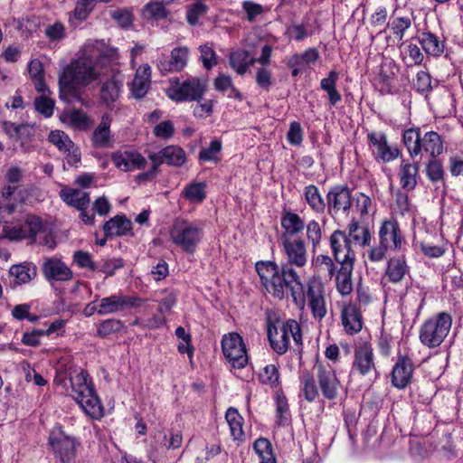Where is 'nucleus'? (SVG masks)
I'll return each mask as SVG.
<instances>
[{
	"mask_svg": "<svg viewBox=\"0 0 463 463\" xmlns=\"http://www.w3.org/2000/svg\"><path fill=\"white\" fill-rule=\"evenodd\" d=\"M319 53L316 48H309L303 53H296L292 55L288 61V66H300L306 68L310 63H314L317 61Z\"/></svg>",
	"mask_w": 463,
	"mask_h": 463,
	"instance_id": "obj_45",
	"label": "nucleus"
},
{
	"mask_svg": "<svg viewBox=\"0 0 463 463\" xmlns=\"http://www.w3.org/2000/svg\"><path fill=\"white\" fill-rule=\"evenodd\" d=\"M281 227L284 229L281 240L292 239L293 236L300 233L305 229L304 220L298 214L289 211L283 213L281 216Z\"/></svg>",
	"mask_w": 463,
	"mask_h": 463,
	"instance_id": "obj_27",
	"label": "nucleus"
},
{
	"mask_svg": "<svg viewBox=\"0 0 463 463\" xmlns=\"http://www.w3.org/2000/svg\"><path fill=\"white\" fill-rule=\"evenodd\" d=\"M253 449L259 457L260 463H276V458L269 439H258L253 444Z\"/></svg>",
	"mask_w": 463,
	"mask_h": 463,
	"instance_id": "obj_41",
	"label": "nucleus"
},
{
	"mask_svg": "<svg viewBox=\"0 0 463 463\" xmlns=\"http://www.w3.org/2000/svg\"><path fill=\"white\" fill-rule=\"evenodd\" d=\"M409 274L410 267L407 264L405 256H395L388 260L384 272L388 281L394 284L399 283Z\"/></svg>",
	"mask_w": 463,
	"mask_h": 463,
	"instance_id": "obj_23",
	"label": "nucleus"
},
{
	"mask_svg": "<svg viewBox=\"0 0 463 463\" xmlns=\"http://www.w3.org/2000/svg\"><path fill=\"white\" fill-rule=\"evenodd\" d=\"M61 199L77 210L87 209L90 204V194L80 189L63 188L60 192Z\"/></svg>",
	"mask_w": 463,
	"mask_h": 463,
	"instance_id": "obj_28",
	"label": "nucleus"
},
{
	"mask_svg": "<svg viewBox=\"0 0 463 463\" xmlns=\"http://www.w3.org/2000/svg\"><path fill=\"white\" fill-rule=\"evenodd\" d=\"M142 299L122 293L102 298L99 303V315L104 316L124 312L141 306Z\"/></svg>",
	"mask_w": 463,
	"mask_h": 463,
	"instance_id": "obj_11",
	"label": "nucleus"
},
{
	"mask_svg": "<svg viewBox=\"0 0 463 463\" xmlns=\"http://www.w3.org/2000/svg\"><path fill=\"white\" fill-rule=\"evenodd\" d=\"M305 228L307 231V238L309 242H311L313 248H317L321 241L322 239V228L318 222L316 220H311L305 224Z\"/></svg>",
	"mask_w": 463,
	"mask_h": 463,
	"instance_id": "obj_51",
	"label": "nucleus"
},
{
	"mask_svg": "<svg viewBox=\"0 0 463 463\" xmlns=\"http://www.w3.org/2000/svg\"><path fill=\"white\" fill-rule=\"evenodd\" d=\"M412 14L395 16L388 24L392 34L402 41L405 35V32L411 27Z\"/></svg>",
	"mask_w": 463,
	"mask_h": 463,
	"instance_id": "obj_40",
	"label": "nucleus"
},
{
	"mask_svg": "<svg viewBox=\"0 0 463 463\" xmlns=\"http://www.w3.org/2000/svg\"><path fill=\"white\" fill-rule=\"evenodd\" d=\"M205 188L206 184L203 182L191 183L184 187L182 195L189 202L200 203L206 198Z\"/></svg>",
	"mask_w": 463,
	"mask_h": 463,
	"instance_id": "obj_43",
	"label": "nucleus"
},
{
	"mask_svg": "<svg viewBox=\"0 0 463 463\" xmlns=\"http://www.w3.org/2000/svg\"><path fill=\"white\" fill-rule=\"evenodd\" d=\"M266 330L270 347L279 355L288 352L290 336L298 346L302 345L301 328L295 319L282 320L275 312L268 310Z\"/></svg>",
	"mask_w": 463,
	"mask_h": 463,
	"instance_id": "obj_3",
	"label": "nucleus"
},
{
	"mask_svg": "<svg viewBox=\"0 0 463 463\" xmlns=\"http://www.w3.org/2000/svg\"><path fill=\"white\" fill-rule=\"evenodd\" d=\"M376 372L372 345L362 341L354 347L351 373L369 376Z\"/></svg>",
	"mask_w": 463,
	"mask_h": 463,
	"instance_id": "obj_10",
	"label": "nucleus"
},
{
	"mask_svg": "<svg viewBox=\"0 0 463 463\" xmlns=\"http://www.w3.org/2000/svg\"><path fill=\"white\" fill-rule=\"evenodd\" d=\"M368 139L374 147L373 154L376 159L384 163L396 159L400 155L397 147L389 146L387 137L382 132H372L368 134Z\"/></svg>",
	"mask_w": 463,
	"mask_h": 463,
	"instance_id": "obj_20",
	"label": "nucleus"
},
{
	"mask_svg": "<svg viewBox=\"0 0 463 463\" xmlns=\"http://www.w3.org/2000/svg\"><path fill=\"white\" fill-rule=\"evenodd\" d=\"M71 397L80 406L83 411L92 419L103 416V406L96 394L91 382L88 380V373L83 370L70 373Z\"/></svg>",
	"mask_w": 463,
	"mask_h": 463,
	"instance_id": "obj_4",
	"label": "nucleus"
},
{
	"mask_svg": "<svg viewBox=\"0 0 463 463\" xmlns=\"http://www.w3.org/2000/svg\"><path fill=\"white\" fill-rule=\"evenodd\" d=\"M224 356L234 368H243L248 364V354L242 337L237 333L224 335L222 340Z\"/></svg>",
	"mask_w": 463,
	"mask_h": 463,
	"instance_id": "obj_8",
	"label": "nucleus"
},
{
	"mask_svg": "<svg viewBox=\"0 0 463 463\" xmlns=\"http://www.w3.org/2000/svg\"><path fill=\"white\" fill-rule=\"evenodd\" d=\"M49 443L61 461L69 462L75 457V440L61 430L52 431Z\"/></svg>",
	"mask_w": 463,
	"mask_h": 463,
	"instance_id": "obj_15",
	"label": "nucleus"
},
{
	"mask_svg": "<svg viewBox=\"0 0 463 463\" xmlns=\"http://www.w3.org/2000/svg\"><path fill=\"white\" fill-rule=\"evenodd\" d=\"M316 269L325 279H332L335 276L336 266L331 257L318 255L316 259Z\"/></svg>",
	"mask_w": 463,
	"mask_h": 463,
	"instance_id": "obj_46",
	"label": "nucleus"
},
{
	"mask_svg": "<svg viewBox=\"0 0 463 463\" xmlns=\"http://www.w3.org/2000/svg\"><path fill=\"white\" fill-rule=\"evenodd\" d=\"M199 51L201 53L200 60L202 61L205 69L211 70L217 64L216 53L212 44L205 43L201 45L199 47Z\"/></svg>",
	"mask_w": 463,
	"mask_h": 463,
	"instance_id": "obj_53",
	"label": "nucleus"
},
{
	"mask_svg": "<svg viewBox=\"0 0 463 463\" xmlns=\"http://www.w3.org/2000/svg\"><path fill=\"white\" fill-rule=\"evenodd\" d=\"M452 326V317L446 312L438 313L426 320L420 329V340L429 348L439 346L448 336Z\"/></svg>",
	"mask_w": 463,
	"mask_h": 463,
	"instance_id": "obj_5",
	"label": "nucleus"
},
{
	"mask_svg": "<svg viewBox=\"0 0 463 463\" xmlns=\"http://www.w3.org/2000/svg\"><path fill=\"white\" fill-rule=\"evenodd\" d=\"M417 91L424 93L431 90V78L426 71H419L413 82Z\"/></svg>",
	"mask_w": 463,
	"mask_h": 463,
	"instance_id": "obj_62",
	"label": "nucleus"
},
{
	"mask_svg": "<svg viewBox=\"0 0 463 463\" xmlns=\"http://www.w3.org/2000/svg\"><path fill=\"white\" fill-rule=\"evenodd\" d=\"M302 383V392L305 399L308 402H314L318 397V390L315 380L310 376H307L303 378Z\"/></svg>",
	"mask_w": 463,
	"mask_h": 463,
	"instance_id": "obj_59",
	"label": "nucleus"
},
{
	"mask_svg": "<svg viewBox=\"0 0 463 463\" xmlns=\"http://www.w3.org/2000/svg\"><path fill=\"white\" fill-rule=\"evenodd\" d=\"M93 61L80 57L71 62L59 76V96L67 103L82 102V88L98 79Z\"/></svg>",
	"mask_w": 463,
	"mask_h": 463,
	"instance_id": "obj_2",
	"label": "nucleus"
},
{
	"mask_svg": "<svg viewBox=\"0 0 463 463\" xmlns=\"http://www.w3.org/2000/svg\"><path fill=\"white\" fill-rule=\"evenodd\" d=\"M208 11V6L202 0H194L187 5L186 19L189 24L196 25L201 17Z\"/></svg>",
	"mask_w": 463,
	"mask_h": 463,
	"instance_id": "obj_48",
	"label": "nucleus"
},
{
	"mask_svg": "<svg viewBox=\"0 0 463 463\" xmlns=\"http://www.w3.org/2000/svg\"><path fill=\"white\" fill-rule=\"evenodd\" d=\"M45 35L50 41H60L65 37V26L60 22L48 25L45 28Z\"/></svg>",
	"mask_w": 463,
	"mask_h": 463,
	"instance_id": "obj_63",
	"label": "nucleus"
},
{
	"mask_svg": "<svg viewBox=\"0 0 463 463\" xmlns=\"http://www.w3.org/2000/svg\"><path fill=\"white\" fill-rule=\"evenodd\" d=\"M412 375V364L407 358H400L392 372V383L400 389L408 385Z\"/></svg>",
	"mask_w": 463,
	"mask_h": 463,
	"instance_id": "obj_26",
	"label": "nucleus"
},
{
	"mask_svg": "<svg viewBox=\"0 0 463 463\" xmlns=\"http://www.w3.org/2000/svg\"><path fill=\"white\" fill-rule=\"evenodd\" d=\"M241 7L249 22H254L259 15L264 13V7L261 5L250 0L243 1Z\"/></svg>",
	"mask_w": 463,
	"mask_h": 463,
	"instance_id": "obj_57",
	"label": "nucleus"
},
{
	"mask_svg": "<svg viewBox=\"0 0 463 463\" xmlns=\"http://www.w3.org/2000/svg\"><path fill=\"white\" fill-rule=\"evenodd\" d=\"M175 128L170 120H165L155 126L153 134L162 139H169L174 136Z\"/></svg>",
	"mask_w": 463,
	"mask_h": 463,
	"instance_id": "obj_58",
	"label": "nucleus"
},
{
	"mask_svg": "<svg viewBox=\"0 0 463 463\" xmlns=\"http://www.w3.org/2000/svg\"><path fill=\"white\" fill-rule=\"evenodd\" d=\"M31 77L35 80V88L38 91L43 92V69L42 62L35 59L31 61L28 66Z\"/></svg>",
	"mask_w": 463,
	"mask_h": 463,
	"instance_id": "obj_55",
	"label": "nucleus"
},
{
	"mask_svg": "<svg viewBox=\"0 0 463 463\" xmlns=\"http://www.w3.org/2000/svg\"><path fill=\"white\" fill-rule=\"evenodd\" d=\"M306 296L314 318L322 320L326 315L323 284L317 279H309L307 285Z\"/></svg>",
	"mask_w": 463,
	"mask_h": 463,
	"instance_id": "obj_14",
	"label": "nucleus"
},
{
	"mask_svg": "<svg viewBox=\"0 0 463 463\" xmlns=\"http://www.w3.org/2000/svg\"><path fill=\"white\" fill-rule=\"evenodd\" d=\"M419 41L423 50L430 55L438 57L444 52V43L430 32L421 33Z\"/></svg>",
	"mask_w": 463,
	"mask_h": 463,
	"instance_id": "obj_34",
	"label": "nucleus"
},
{
	"mask_svg": "<svg viewBox=\"0 0 463 463\" xmlns=\"http://www.w3.org/2000/svg\"><path fill=\"white\" fill-rule=\"evenodd\" d=\"M148 157L154 163V170L162 164L179 167L186 162L185 152L177 146H165L157 153H150Z\"/></svg>",
	"mask_w": 463,
	"mask_h": 463,
	"instance_id": "obj_16",
	"label": "nucleus"
},
{
	"mask_svg": "<svg viewBox=\"0 0 463 463\" xmlns=\"http://www.w3.org/2000/svg\"><path fill=\"white\" fill-rule=\"evenodd\" d=\"M60 151H65L68 147H72V141L67 134L61 130L52 131L48 137Z\"/></svg>",
	"mask_w": 463,
	"mask_h": 463,
	"instance_id": "obj_52",
	"label": "nucleus"
},
{
	"mask_svg": "<svg viewBox=\"0 0 463 463\" xmlns=\"http://www.w3.org/2000/svg\"><path fill=\"white\" fill-rule=\"evenodd\" d=\"M303 194L305 202L315 213L323 214L325 213L326 203L315 184L307 185Z\"/></svg>",
	"mask_w": 463,
	"mask_h": 463,
	"instance_id": "obj_33",
	"label": "nucleus"
},
{
	"mask_svg": "<svg viewBox=\"0 0 463 463\" xmlns=\"http://www.w3.org/2000/svg\"><path fill=\"white\" fill-rule=\"evenodd\" d=\"M419 165L417 163H402L400 170L401 185L405 190H413L417 184Z\"/></svg>",
	"mask_w": 463,
	"mask_h": 463,
	"instance_id": "obj_37",
	"label": "nucleus"
},
{
	"mask_svg": "<svg viewBox=\"0 0 463 463\" xmlns=\"http://www.w3.org/2000/svg\"><path fill=\"white\" fill-rule=\"evenodd\" d=\"M34 106L36 110L46 118L51 117L53 113L54 102L46 97L36 98Z\"/></svg>",
	"mask_w": 463,
	"mask_h": 463,
	"instance_id": "obj_61",
	"label": "nucleus"
},
{
	"mask_svg": "<svg viewBox=\"0 0 463 463\" xmlns=\"http://www.w3.org/2000/svg\"><path fill=\"white\" fill-rule=\"evenodd\" d=\"M20 228L26 234V239L35 238L37 233L43 228V221L39 216L33 214H26L20 224Z\"/></svg>",
	"mask_w": 463,
	"mask_h": 463,
	"instance_id": "obj_49",
	"label": "nucleus"
},
{
	"mask_svg": "<svg viewBox=\"0 0 463 463\" xmlns=\"http://www.w3.org/2000/svg\"><path fill=\"white\" fill-rule=\"evenodd\" d=\"M421 139L419 129L410 128L404 131L403 143L412 157L420 153Z\"/></svg>",
	"mask_w": 463,
	"mask_h": 463,
	"instance_id": "obj_44",
	"label": "nucleus"
},
{
	"mask_svg": "<svg viewBox=\"0 0 463 463\" xmlns=\"http://www.w3.org/2000/svg\"><path fill=\"white\" fill-rule=\"evenodd\" d=\"M330 248L336 262L340 265L354 264L355 254L345 232L335 230L329 237Z\"/></svg>",
	"mask_w": 463,
	"mask_h": 463,
	"instance_id": "obj_13",
	"label": "nucleus"
},
{
	"mask_svg": "<svg viewBox=\"0 0 463 463\" xmlns=\"http://www.w3.org/2000/svg\"><path fill=\"white\" fill-rule=\"evenodd\" d=\"M111 160L116 167L126 172L144 169L146 165V158L136 151L116 152L112 155Z\"/></svg>",
	"mask_w": 463,
	"mask_h": 463,
	"instance_id": "obj_21",
	"label": "nucleus"
},
{
	"mask_svg": "<svg viewBox=\"0 0 463 463\" xmlns=\"http://www.w3.org/2000/svg\"><path fill=\"white\" fill-rule=\"evenodd\" d=\"M189 51L186 47H176L170 56L158 60L156 66L162 74L181 71L187 64Z\"/></svg>",
	"mask_w": 463,
	"mask_h": 463,
	"instance_id": "obj_18",
	"label": "nucleus"
},
{
	"mask_svg": "<svg viewBox=\"0 0 463 463\" xmlns=\"http://www.w3.org/2000/svg\"><path fill=\"white\" fill-rule=\"evenodd\" d=\"M112 0H78L74 8V17L80 21L85 20L98 3H109Z\"/></svg>",
	"mask_w": 463,
	"mask_h": 463,
	"instance_id": "obj_50",
	"label": "nucleus"
},
{
	"mask_svg": "<svg viewBox=\"0 0 463 463\" xmlns=\"http://www.w3.org/2000/svg\"><path fill=\"white\" fill-rule=\"evenodd\" d=\"M131 222L122 215H116L104 223L106 237L124 236L131 230Z\"/></svg>",
	"mask_w": 463,
	"mask_h": 463,
	"instance_id": "obj_29",
	"label": "nucleus"
},
{
	"mask_svg": "<svg viewBox=\"0 0 463 463\" xmlns=\"http://www.w3.org/2000/svg\"><path fill=\"white\" fill-rule=\"evenodd\" d=\"M9 274L14 278L16 285L26 284L33 279L37 275V269L31 263H22L13 265L9 269Z\"/></svg>",
	"mask_w": 463,
	"mask_h": 463,
	"instance_id": "obj_32",
	"label": "nucleus"
},
{
	"mask_svg": "<svg viewBox=\"0 0 463 463\" xmlns=\"http://www.w3.org/2000/svg\"><path fill=\"white\" fill-rule=\"evenodd\" d=\"M279 370L274 364L266 365L260 373V381L270 386L276 385L279 383Z\"/></svg>",
	"mask_w": 463,
	"mask_h": 463,
	"instance_id": "obj_56",
	"label": "nucleus"
},
{
	"mask_svg": "<svg viewBox=\"0 0 463 463\" xmlns=\"http://www.w3.org/2000/svg\"><path fill=\"white\" fill-rule=\"evenodd\" d=\"M353 269L354 264L345 263V265H341L338 273L335 275L336 288L343 296L349 295L353 290Z\"/></svg>",
	"mask_w": 463,
	"mask_h": 463,
	"instance_id": "obj_35",
	"label": "nucleus"
},
{
	"mask_svg": "<svg viewBox=\"0 0 463 463\" xmlns=\"http://www.w3.org/2000/svg\"><path fill=\"white\" fill-rule=\"evenodd\" d=\"M287 139L290 145L299 146L303 140V130L300 124L293 121L289 125V129L287 133Z\"/></svg>",
	"mask_w": 463,
	"mask_h": 463,
	"instance_id": "obj_60",
	"label": "nucleus"
},
{
	"mask_svg": "<svg viewBox=\"0 0 463 463\" xmlns=\"http://www.w3.org/2000/svg\"><path fill=\"white\" fill-rule=\"evenodd\" d=\"M341 320L345 331L349 335L360 332L363 327L362 315L357 307L353 303L343 306Z\"/></svg>",
	"mask_w": 463,
	"mask_h": 463,
	"instance_id": "obj_22",
	"label": "nucleus"
},
{
	"mask_svg": "<svg viewBox=\"0 0 463 463\" xmlns=\"http://www.w3.org/2000/svg\"><path fill=\"white\" fill-rule=\"evenodd\" d=\"M282 246L287 262L279 267L272 261H260L256 263V270L265 289L275 298L283 299L288 290L297 300L298 297L304 292V286L293 266L297 268L306 266L307 262L306 243L300 238H285L282 241Z\"/></svg>",
	"mask_w": 463,
	"mask_h": 463,
	"instance_id": "obj_1",
	"label": "nucleus"
},
{
	"mask_svg": "<svg viewBox=\"0 0 463 463\" xmlns=\"http://www.w3.org/2000/svg\"><path fill=\"white\" fill-rule=\"evenodd\" d=\"M151 85V68L148 64L140 66L134 77L131 85V91L135 98L141 99L145 97Z\"/></svg>",
	"mask_w": 463,
	"mask_h": 463,
	"instance_id": "obj_25",
	"label": "nucleus"
},
{
	"mask_svg": "<svg viewBox=\"0 0 463 463\" xmlns=\"http://www.w3.org/2000/svg\"><path fill=\"white\" fill-rule=\"evenodd\" d=\"M124 328V323L116 318L103 320L98 326L97 335L101 338H108L112 335L120 332Z\"/></svg>",
	"mask_w": 463,
	"mask_h": 463,
	"instance_id": "obj_47",
	"label": "nucleus"
},
{
	"mask_svg": "<svg viewBox=\"0 0 463 463\" xmlns=\"http://www.w3.org/2000/svg\"><path fill=\"white\" fill-rule=\"evenodd\" d=\"M378 235L381 244L392 250H402V244L405 242L399 224L394 220L383 222Z\"/></svg>",
	"mask_w": 463,
	"mask_h": 463,
	"instance_id": "obj_17",
	"label": "nucleus"
},
{
	"mask_svg": "<svg viewBox=\"0 0 463 463\" xmlns=\"http://www.w3.org/2000/svg\"><path fill=\"white\" fill-rule=\"evenodd\" d=\"M42 271L48 281L66 282L73 277L71 269L56 258H47L43 263Z\"/></svg>",
	"mask_w": 463,
	"mask_h": 463,
	"instance_id": "obj_19",
	"label": "nucleus"
},
{
	"mask_svg": "<svg viewBox=\"0 0 463 463\" xmlns=\"http://www.w3.org/2000/svg\"><path fill=\"white\" fill-rule=\"evenodd\" d=\"M426 173L429 179L432 182H439L443 179L442 165L437 160L430 161L426 167Z\"/></svg>",
	"mask_w": 463,
	"mask_h": 463,
	"instance_id": "obj_64",
	"label": "nucleus"
},
{
	"mask_svg": "<svg viewBox=\"0 0 463 463\" xmlns=\"http://www.w3.org/2000/svg\"><path fill=\"white\" fill-rule=\"evenodd\" d=\"M314 369L323 396L327 400H335L337 397L341 383L334 368L328 364L317 363Z\"/></svg>",
	"mask_w": 463,
	"mask_h": 463,
	"instance_id": "obj_12",
	"label": "nucleus"
},
{
	"mask_svg": "<svg viewBox=\"0 0 463 463\" xmlns=\"http://www.w3.org/2000/svg\"><path fill=\"white\" fill-rule=\"evenodd\" d=\"M110 125V116L107 113L102 115L100 123L96 127L91 136V142L94 147L107 148L110 146L112 137Z\"/></svg>",
	"mask_w": 463,
	"mask_h": 463,
	"instance_id": "obj_24",
	"label": "nucleus"
},
{
	"mask_svg": "<svg viewBox=\"0 0 463 463\" xmlns=\"http://www.w3.org/2000/svg\"><path fill=\"white\" fill-rule=\"evenodd\" d=\"M229 61L231 67L239 75H243L246 73L249 67L256 62V60L250 57L248 51L237 50L231 52Z\"/></svg>",
	"mask_w": 463,
	"mask_h": 463,
	"instance_id": "obj_30",
	"label": "nucleus"
},
{
	"mask_svg": "<svg viewBox=\"0 0 463 463\" xmlns=\"http://www.w3.org/2000/svg\"><path fill=\"white\" fill-rule=\"evenodd\" d=\"M348 238L358 243L362 247H365L371 242V233L367 227L361 226L354 218L348 224Z\"/></svg>",
	"mask_w": 463,
	"mask_h": 463,
	"instance_id": "obj_36",
	"label": "nucleus"
},
{
	"mask_svg": "<svg viewBox=\"0 0 463 463\" xmlns=\"http://www.w3.org/2000/svg\"><path fill=\"white\" fill-rule=\"evenodd\" d=\"M351 190L345 185H335L326 194L327 213L331 217L347 216L352 207Z\"/></svg>",
	"mask_w": 463,
	"mask_h": 463,
	"instance_id": "obj_9",
	"label": "nucleus"
},
{
	"mask_svg": "<svg viewBox=\"0 0 463 463\" xmlns=\"http://www.w3.org/2000/svg\"><path fill=\"white\" fill-rule=\"evenodd\" d=\"M203 236V227L198 222L185 220L175 221L170 231V239L184 252L193 254Z\"/></svg>",
	"mask_w": 463,
	"mask_h": 463,
	"instance_id": "obj_6",
	"label": "nucleus"
},
{
	"mask_svg": "<svg viewBox=\"0 0 463 463\" xmlns=\"http://www.w3.org/2000/svg\"><path fill=\"white\" fill-rule=\"evenodd\" d=\"M444 149L441 137L435 131H430L424 134L421 139L420 152L423 150L432 157H437L442 154Z\"/></svg>",
	"mask_w": 463,
	"mask_h": 463,
	"instance_id": "obj_31",
	"label": "nucleus"
},
{
	"mask_svg": "<svg viewBox=\"0 0 463 463\" xmlns=\"http://www.w3.org/2000/svg\"><path fill=\"white\" fill-rule=\"evenodd\" d=\"M225 419L229 424L231 434L234 440H242L244 432L242 429L243 418L235 408H229L225 414Z\"/></svg>",
	"mask_w": 463,
	"mask_h": 463,
	"instance_id": "obj_38",
	"label": "nucleus"
},
{
	"mask_svg": "<svg viewBox=\"0 0 463 463\" xmlns=\"http://www.w3.org/2000/svg\"><path fill=\"white\" fill-rule=\"evenodd\" d=\"M206 90V83L199 78H190L179 82L177 78L170 80L166 90L167 96L176 102L198 101Z\"/></svg>",
	"mask_w": 463,
	"mask_h": 463,
	"instance_id": "obj_7",
	"label": "nucleus"
},
{
	"mask_svg": "<svg viewBox=\"0 0 463 463\" xmlns=\"http://www.w3.org/2000/svg\"><path fill=\"white\" fill-rule=\"evenodd\" d=\"M222 150V143L221 141L215 139L210 143L208 147L203 148L199 153V160L201 161H216L217 155Z\"/></svg>",
	"mask_w": 463,
	"mask_h": 463,
	"instance_id": "obj_54",
	"label": "nucleus"
},
{
	"mask_svg": "<svg viewBox=\"0 0 463 463\" xmlns=\"http://www.w3.org/2000/svg\"><path fill=\"white\" fill-rule=\"evenodd\" d=\"M61 118L63 122H68L71 126L80 129L86 130L91 125L90 118L86 115V113L80 109H73L71 111L66 112L61 115Z\"/></svg>",
	"mask_w": 463,
	"mask_h": 463,
	"instance_id": "obj_42",
	"label": "nucleus"
},
{
	"mask_svg": "<svg viewBox=\"0 0 463 463\" xmlns=\"http://www.w3.org/2000/svg\"><path fill=\"white\" fill-rule=\"evenodd\" d=\"M122 83L115 76L105 81L100 90V98L106 104L113 103L119 96Z\"/></svg>",
	"mask_w": 463,
	"mask_h": 463,
	"instance_id": "obj_39",
	"label": "nucleus"
}]
</instances>
